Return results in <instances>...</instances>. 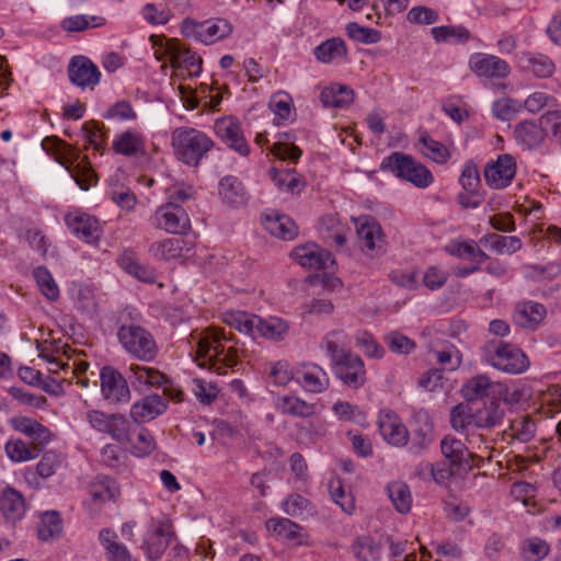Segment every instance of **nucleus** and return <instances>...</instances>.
<instances>
[{"instance_id":"obj_1","label":"nucleus","mask_w":561,"mask_h":561,"mask_svg":"<svg viewBox=\"0 0 561 561\" xmlns=\"http://www.w3.org/2000/svg\"><path fill=\"white\" fill-rule=\"evenodd\" d=\"M347 334L342 329L329 331L322 339L331 365L337 378L347 387L358 389L366 382V370L363 359L344 348Z\"/></svg>"},{"instance_id":"obj_2","label":"nucleus","mask_w":561,"mask_h":561,"mask_svg":"<svg viewBox=\"0 0 561 561\" xmlns=\"http://www.w3.org/2000/svg\"><path fill=\"white\" fill-rule=\"evenodd\" d=\"M504 416V405L495 397L481 404H457L450 411V424L457 432H468L471 427L490 430L500 425Z\"/></svg>"},{"instance_id":"obj_3","label":"nucleus","mask_w":561,"mask_h":561,"mask_svg":"<svg viewBox=\"0 0 561 561\" xmlns=\"http://www.w3.org/2000/svg\"><path fill=\"white\" fill-rule=\"evenodd\" d=\"M196 341V359H203L198 365L208 366L221 374L222 368H232L239 364L238 351L231 346L226 348L224 342L229 339L222 329L209 328L205 332L191 335Z\"/></svg>"},{"instance_id":"obj_4","label":"nucleus","mask_w":561,"mask_h":561,"mask_svg":"<svg viewBox=\"0 0 561 561\" xmlns=\"http://www.w3.org/2000/svg\"><path fill=\"white\" fill-rule=\"evenodd\" d=\"M171 146L176 160L196 168L215 147V142L203 130L181 126L172 131Z\"/></svg>"},{"instance_id":"obj_5","label":"nucleus","mask_w":561,"mask_h":561,"mask_svg":"<svg viewBox=\"0 0 561 561\" xmlns=\"http://www.w3.org/2000/svg\"><path fill=\"white\" fill-rule=\"evenodd\" d=\"M42 147L67 169L81 190L87 191L96 182L90 163L88 161L78 162L80 153L71 145L56 136H50L42 141Z\"/></svg>"},{"instance_id":"obj_6","label":"nucleus","mask_w":561,"mask_h":561,"mask_svg":"<svg viewBox=\"0 0 561 561\" xmlns=\"http://www.w3.org/2000/svg\"><path fill=\"white\" fill-rule=\"evenodd\" d=\"M117 339L124 351L135 359L151 363L158 356L159 347L153 335L141 325H119Z\"/></svg>"},{"instance_id":"obj_7","label":"nucleus","mask_w":561,"mask_h":561,"mask_svg":"<svg viewBox=\"0 0 561 561\" xmlns=\"http://www.w3.org/2000/svg\"><path fill=\"white\" fill-rule=\"evenodd\" d=\"M483 360L497 370L508 374H522L529 362L525 353L513 344L489 341L483 346Z\"/></svg>"},{"instance_id":"obj_8","label":"nucleus","mask_w":561,"mask_h":561,"mask_svg":"<svg viewBox=\"0 0 561 561\" xmlns=\"http://www.w3.org/2000/svg\"><path fill=\"white\" fill-rule=\"evenodd\" d=\"M380 168L419 188H426L433 182L432 172L413 157L403 152L391 153L382 160Z\"/></svg>"},{"instance_id":"obj_9","label":"nucleus","mask_w":561,"mask_h":561,"mask_svg":"<svg viewBox=\"0 0 561 561\" xmlns=\"http://www.w3.org/2000/svg\"><path fill=\"white\" fill-rule=\"evenodd\" d=\"M85 419L93 430L110 435L116 442L127 443L129 440L130 423L123 414H107L100 410H90L87 412Z\"/></svg>"},{"instance_id":"obj_10","label":"nucleus","mask_w":561,"mask_h":561,"mask_svg":"<svg viewBox=\"0 0 561 561\" xmlns=\"http://www.w3.org/2000/svg\"><path fill=\"white\" fill-rule=\"evenodd\" d=\"M182 28L186 36H193L207 45L224 39L232 33V25L224 19L204 22H195L187 19L183 22Z\"/></svg>"},{"instance_id":"obj_11","label":"nucleus","mask_w":561,"mask_h":561,"mask_svg":"<svg viewBox=\"0 0 561 561\" xmlns=\"http://www.w3.org/2000/svg\"><path fill=\"white\" fill-rule=\"evenodd\" d=\"M150 220L156 228L175 234L190 228V218L186 211L173 201L159 206Z\"/></svg>"},{"instance_id":"obj_12","label":"nucleus","mask_w":561,"mask_h":561,"mask_svg":"<svg viewBox=\"0 0 561 561\" xmlns=\"http://www.w3.org/2000/svg\"><path fill=\"white\" fill-rule=\"evenodd\" d=\"M162 55L170 57L171 66L184 69L190 76H198L202 70V59L190 48L184 47L178 39L161 38Z\"/></svg>"},{"instance_id":"obj_13","label":"nucleus","mask_w":561,"mask_h":561,"mask_svg":"<svg viewBox=\"0 0 561 561\" xmlns=\"http://www.w3.org/2000/svg\"><path fill=\"white\" fill-rule=\"evenodd\" d=\"M516 160L512 154L502 153L495 161L484 167V180L486 185L494 190L507 187L516 175Z\"/></svg>"},{"instance_id":"obj_14","label":"nucleus","mask_w":561,"mask_h":561,"mask_svg":"<svg viewBox=\"0 0 561 561\" xmlns=\"http://www.w3.org/2000/svg\"><path fill=\"white\" fill-rule=\"evenodd\" d=\"M175 540L172 525L169 522L161 520L145 535L142 549L149 560L156 561L161 558L167 547Z\"/></svg>"},{"instance_id":"obj_15","label":"nucleus","mask_w":561,"mask_h":561,"mask_svg":"<svg viewBox=\"0 0 561 561\" xmlns=\"http://www.w3.org/2000/svg\"><path fill=\"white\" fill-rule=\"evenodd\" d=\"M471 71L483 79H504L511 72L508 62L499 56L476 53L469 59Z\"/></svg>"},{"instance_id":"obj_16","label":"nucleus","mask_w":561,"mask_h":561,"mask_svg":"<svg viewBox=\"0 0 561 561\" xmlns=\"http://www.w3.org/2000/svg\"><path fill=\"white\" fill-rule=\"evenodd\" d=\"M215 131L217 136L232 150L247 157L250 153V147L247 142L241 125L238 119L231 116L222 117L216 121Z\"/></svg>"},{"instance_id":"obj_17","label":"nucleus","mask_w":561,"mask_h":561,"mask_svg":"<svg viewBox=\"0 0 561 561\" xmlns=\"http://www.w3.org/2000/svg\"><path fill=\"white\" fill-rule=\"evenodd\" d=\"M378 428L382 438L392 446L401 447L409 442V431L397 413L385 409L378 415Z\"/></svg>"},{"instance_id":"obj_18","label":"nucleus","mask_w":561,"mask_h":561,"mask_svg":"<svg viewBox=\"0 0 561 561\" xmlns=\"http://www.w3.org/2000/svg\"><path fill=\"white\" fill-rule=\"evenodd\" d=\"M101 391L105 400L111 402H128L130 391L126 378L116 369L105 366L101 369Z\"/></svg>"},{"instance_id":"obj_19","label":"nucleus","mask_w":561,"mask_h":561,"mask_svg":"<svg viewBox=\"0 0 561 561\" xmlns=\"http://www.w3.org/2000/svg\"><path fill=\"white\" fill-rule=\"evenodd\" d=\"M499 382L491 380L486 374H478L467 379L460 389L466 403L473 404L478 400H489L496 397Z\"/></svg>"},{"instance_id":"obj_20","label":"nucleus","mask_w":561,"mask_h":561,"mask_svg":"<svg viewBox=\"0 0 561 561\" xmlns=\"http://www.w3.org/2000/svg\"><path fill=\"white\" fill-rule=\"evenodd\" d=\"M290 256L299 265L313 270L328 268L334 264L332 254L313 243L296 247Z\"/></svg>"},{"instance_id":"obj_21","label":"nucleus","mask_w":561,"mask_h":561,"mask_svg":"<svg viewBox=\"0 0 561 561\" xmlns=\"http://www.w3.org/2000/svg\"><path fill=\"white\" fill-rule=\"evenodd\" d=\"M68 75L70 81L80 88H94L101 77L98 67L84 56H76L71 59Z\"/></svg>"},{"instance_id":"obj_22","label":"nucleus","mask_w":561,"mask_h":561,"mask_svg":"<svg viewBox=\"0 0 561 561\" xmlns=\"http://www.w3.org/2000/svg\"><path fill=\"white\" fill-rule=\"evenodd\" d=\"M440 449L450 466L456 467L457 470L468 471L472 468L473 454L469 450L470 447L460 439L446 436L440 442Z\"/></svg>"},{"instance_id":"obj_23","label":"nucleus","mask_w":561,"mask_h":561,"mask_svg":"<svg viewBox=\"0 0 561 561\" xmlns=\"http://www.w3.org/2000/svg\"><path fill=\"white\" fill-rule=\"evenodd\" d=\"M149 253L157 260L170 261L190 257L193 255V248L182 238H168L151 243Z\"/></svg>"},{"instance_id":"obj_24","label":"nucleus","mask_w":561,"mask_h":561,"mask_svg":"<svg viewBox=\"0 0 561 561\" xmlns=\"http://www.w3.org/2000/svg\"><path fill=\"white\" fill-rule=\"evenodd\" d=\"M546 316L547 309L542 304L524 300L515 306L513 321L520 328L534 330L545 320Z\"/></svg>"},{"instance_id":"obj_25","label":"nucleus","mask_w":561,"mask_h":561,"mask_svg":"<svg viewBox=\"0 0 561 561\" xmlns=\"http://www.w3.org/2000/svg\"><path fill=\"white\" fill-rule=\"evenodd\" d=\"M297 382L305 391L310 393H322L330 386L327 371L316 364H304L297 371Z\"/></svg>"},{"instance_id":"obj_26","label":"nucleus","mask_w":561,"mask_h":561,"mask_svg":"<svg viewBox=\"0 0 561 561\" xmlns=\"http://www.w3.org/2000/svg\"><path fill=\"white\" fill-rule=\"evenodd\" d=\"M355 224L362 247L367 252L380 251L383 245V233L376 219L369 216H363L356 219Z\"/></svg>"},{"instance_id":"obj_27","label":"nucleus","mask_w":561,"mask_h":561,"mask_svg":"<svg viewBox=\"0 0 561 561\" xmlns=\"http://www.w3.org/2000/svg\"><path fill=\"white\" fill-rule=\"evenodd\" d=\"M168 401L159 394H149L130 408V417L136 423L149 422L165 412Z\"/></svg>"},{"instance_id":"obj_28","label":"nucleus","mask_w":561,"mask_h":561,"mask_svg":"<svg viewBox=\"0 0 561 561\" xmlns=\"http://www.w3.org/2000/svg\"><path fill=\"white\" fill-rule=\"evenodd\" d=\"M65 221L73 234L82 238L88 243H92L100 238L99 220L88 214H68Z\"/></svg>"},{"instance_id":"obj_29","label":"nucleus","mask_w":561,"mask_h":561,"mask_svg":"<svg viewBox=\"0 0 561 561\" xmlns=\"http://www.w3.org/2000/svg\"><path fill=\"white\" fill-rule=\"evenodd\" d=\"M89 495V504L100 507L110 501H115L119 496V488L113 479L100 476L90 482Z\"/></svg>"},{"instance_id":"obj_30","label":"nucleus","mask_w":561,"mask_h":561,"mask_svg":"<svg viewBox=\"0 0 561 561\" xmlns=\"http://www.w3.org/2000/svg\"><path fill=\"white\" fill-rule=\"evenodd\" d=\"M547 133L549 129L541 122L537 125L534 122L525 121L517 124L514 129L517 144L525 149L538 148L543 142Z\"/></svg>"},{"instance_id":"obj_31","label":"nucleus","mask_w":561,"mask_h":561,"mask_svg":"<svg viewBox=\"0 0 561 561\" xmlns=\"http://www.w3.org/2000/svg\"><path fill=\"white\" fill-rule=\"evenodd\" d=\"M263 225L271 234L283 240H293L298 234V226L295 221L274 210L264 215Z\"/></svg>"},{"instance_id":"obj_32","label":"nucleus","mask_w":561,"mask_h":561,"mask_svg":"<svg viewBox=\"0 0 561 561\" xmlns=\"http://www.w3.org/2000/svg\"><path fill=\"white\" fill-rule=\"evenodd\" d=\"M127 378L131 386L141 390L144 387H161L168 379L156 368L131 364L128 368Z\"/></svg>"},{"instance_id":"obj_33","label":"nucleus","mask_w":561,"mask_h":561,"mask_svg":"<svg viewBox=\"0 0 561 561\" xmlns=\"http://www.w3.org/2000/svg\"><path fill=\"white\" fill-rule=\"evenodd\" d=\"M12 427L32 438L39 445H45L51 440L50 431L34 419L27 416H15L10 420Z\"/></svg>"},{"instance_id":"obj_34","label":"nucleus","mask_w":561,"mask_h":561,"mask_svg":"<svg viewBox=\"0 0 561 561\" xmlns=\"http://www.w3.org/2000/svg\"><path fill=\"white\" fill-rule=\"evenodd\" d=\"M112 147L123 156H144L146 153L145 138L136 130L128 129L115 137Z\"/></svg>"},{"instance_id":"obj_35","label":"nucleus","mask_w":561,"mask_h":561,"mask_svg":"<svg viewBox=\"0 0 561 561\" xmlns=\"http://www.w3.org/2000/svg\"><path fill=\"white\" fill-rule=\"evenodd\" d=\"M275 405L283 414L294 417L309 419L317 413V404L295 396L278 397Z\"/></svg>"},{"instance_id":"obj_36","label":"nucleus","mask_w":561,"mask_h":561,"mask_svg":"<svg viewBox=\"0 0 561 561\" xmlns=\"http://www.w3.org/2000/svg\"><path fill=\"white\" fill-rule=\"evenodd\" d=\"M520 61L523 62L524 69L540 79L550 78L556 71L554 61L549 56L541 53H523Z\"/></svg>"},{"instance_id":"obj_37","label":"nucleus","mask_w":561,"mask_h":561,"mask_svg":"<svg viewBox=\"0 0 561 561\" xmlns=\"http://www.w3.org/2000/svg\"><path fill=\"white\" fill-rule=\"evenodd\" d=\"M0 510L9 522L21 519L25 512L23 495L12 488L4 489L0 497Z\"/></svg>"},{"instance_id":"obj_38","label":"nucleus","mask_w":561,"mask_h":561,"mask_svg":"<svg viewBox=\"0 0 561 561\" xmlns=\"http://www.w3.org/2000/svg\"><path fill=\"white\" fill-rule=\"evenodd\" d=\"M320 100L325 107L344 108L354 101V91L343 84H331L324 88Z\"/></svg>"},{"instance_id":"obj_39","label":"nucleus","mask_w":561,"mask_h":561,"mask_svg":"<svg viewBox=\"0 0 561 561\" xmlns=\"http://www.w3.org/2000/svg\"><path fill=\"white\" fill-rule=\"evenodd\" d=\"M386 491L398 513L408 514L411 511L413 497L410 486L405 482L401 480L389 482Z\"/></svg>"},{"instance_id":"obj_40","label":"nucleus","mask_w":561,"mask_h":561,"mask_svg":"<svg viewBox=\"0 0 561 561\" xmlns=\"http://www.w3.org/2000/svg\"><path fill=\"white\" fill-rule=\"evenodd\" d=\"M99 540L106 551L108 561H131L128 549L117 541V534L113 529H101Z\"/></svg>"},{"instance_id":"obj_41","label":"nucleus","mask_w":561,"mask_h":561,"mask_svg":"<svg viewBox=\"0 0 561 561\" xmlns=\"http://www.w3.org/2000/svg\"><path fill=\"white\" fill-rule=\"evenodd\" d=\"M288 324L279 318L262 319L259 316L255 321V336L268 340H283L288 333Z\"/></svg>"},{"instance_id":"obj_42","label":"nucleus","mask_w":561,"mask_h":561,"mask_svg":"<svg viewBox=\"0 0 561 561\" xmlns=\"http://www.w3.org/2000/svg\"><path fill=\"white\" fill-rule=\"evenodd\" d=\"M537 432L536 421L530 415H520L511 421L506 433L520 443L530 442Z\"/></svg>"},{"instance_id":"obj_43","label":"nucleus","mask_w":561,"mask_h":561,"mask_svg":"<svg viewBox=\"0 0 561 561\" xmlns=\"http://www.w3.org/2000/svg\"><path fill=\"white\" fill-rule=\"evenodd\" d=\"M313 53L318 61L330 64L337 58L345 57L347 49L343 39L333 37L318 45Z\"/></svg>"},{"instance_id":"obj_44","label":"nucleus","mask_w":561,"mask_h":561,"mask_svg":"<svg viewBox=\"0 0 561 561\" xmlns=\"http://www.w3.org/2000/svg\"><path fill=\"white\" fill-rule=\"evenodd\" d=\"M419 150L423 156L436 163H445L449 157V150L442 142L433 139L427 133H423L419 139Z\"/></svg>"},{"instance_id":"obj_45","label":"nucleus","mask_w":561,"mask_h":561,"mask_svg":"<svg viewBox=\"0 0 561 561\" xmlns=\"http://www.w3.org/2000/svg\"><path fill=\"white\" fill-rule=\"evenodd\" d=\"M119 265L128 274L145 283H153L156 280V272L153 268L142 265L133 253H124L119 259Z\"/></svg>"},{"instance_id":"obj_46","label":"nucleus","mask_w":561,"mask_h":561,"mask_svg":"<svg viewBox=\"0 0 561 561\" xmlns=\"http://www.w3.org/2000/svg\"><path fill=\"white\" fill-rule=\"evenodd\" d=\"M482 241H485L490 249L497 254H513L522 248L520 239L515 236L504 237L496 233H489L481 239V242Z\"/></svg>"},{"instance_id":"obj_47","label":"nucleus","mask_w":561,"mask_h":561,"mask_svg":"<svg viewBox=\"0 0 561 561\" xmlns=\"http://www.w3.org/2000/svg\"><path fill=\"white\" fill-rule=\"evenodd\" d=\"M62 531V522L58 512H46L42 515L41 523L37 528L38 538L41 540H49L58 537Z\"/></svg>"},{"instance_id":"obj_48","label":"nucleus","mask_w":561,"mask_h":561,"mask_svg":"<svg viewBox=\"0 0 561 561\" xmlns=\"http://www.w3.org/2000/svg\"><path fill=\"white\" fill-rule=\"evenodd\" d=\"M352 550L358 561H379L381 554L380 547L368 536L358 537Z\"/></svg>"},{"instance_id":"obj_49","label":"nucleus","mask_w":561,"mask_h":561,"mask_svg":"<svg viewBox=\"0 0 561 561\" xmlns=\"http://www.w3.org/2000/svg\"><path fill=\"white\" fill-rule=\"evenodd\" d=\"M255 314L243 311H231L224 314V321L239 332L255 336Z\"/></svg>"},{"instance_id":"obj_50","label":"nucleus","mask_w":561,"mask_h":561,"mask_svg":"<svg viewBox=\"0 0 561 561\" xmlns=\"http://www.w3.org/2000/svg\"><path fill=\"white\" fill-rule=\"evenodd\" d=\"M33 276L41 293L49 300L55 301L59 297V288L53 278L50 272L45 266H38L34 270Z\"/></svg>"},{"instance_id":"obj_51","label":"nucleus","mask_w":561,"mask_h":561,"mask_svg":"<svg viewBox=\"0 0 561 561\" xmlns=\"http://www.w3.org/2000/svg\"><path fill=\"white\" fill-rule=\"evenodd\" d=\"M266 527L276 536L287 540L297 539L302 530L298 524L288 518H271L267 520Z\"/></svg>"},{"instance_id":"obj_52","label":"nucleus","mask_w":561,"mask_h":561,"mask_svg":"<svg viewBox=\"0 0 561 561\" xmlns=\"http://www.w3.org/2000/svg\"><path fill=\"white\" fill-rule=\"evenodd\" d=\"M105 24V19L98 15H73L62 20L61 27L67 32H82L89 27H99Z\"/></svg>"},{"instance_id":"obj_53","label":"nucleus","mask_w":561,"mask_h":561,"mask_svg":"<svg viewBox=\"0 0 561 561\" xmlns=\"http://www.w3.org/2000/svg\"><path fill=\"white\" fill-rule=\"evenodd\" d=\"M7 456L15 462H23L32 460L37 457L38 450L35 447L28 446L22 439H13L7 442L5 446Z\"/></svg>"},{"instance_id":"obj_54","label":"nucleus","mask_w":561,"mask_h":561,"mask_svg":"<svg viewBox=\"0 0 561 561\" xmlns=\"http://www.w3.org/2000/svg\"><path fill=\"white\" fill-rule=\"evenodd\" d=\"M127 456L117 445L107 444L101 450V461L108 468L122 471L126 468Z\"/></svg>"},{"instance_id":"obj_55","label":"nucleus","mask_w":561,"mask_h":561,"mask_svg":"<svg viewBox=\"0 0 561 561\" xmlns=\"http://www.w3.org/2000/svg\"><path fill=\"white\" fill-rule=\"evenodd\" d=\"M219 194L230 204H238L242 199V184L233 175L224 176L219 182Z\"/></svg>"},{"instance_id":"obj_56","label":"nucleus","mask_w":561,"mask_h":561,"mask_svg":"<svg viewBox=\"0 0 561 561\" xmlns=\"http://www.w3.org/2000/svg\"><path fill=\"white\" fill-rule=\"evenodd\" d=\"M355 345L368 357L379 359L385 355L383 347L366 331L356 334Z\"/></svg>"},{"instance_id":"obj_57","label":"nucleus","mask_w":561,"mask_h":561,"mask_svg":"<svg viewBox=\"0 0 561 561\" xmlns=\"http://www.w3.org/2000/svg\"><path fill=\"white\" fill-rule=\"evenodd\" d=\"M523 558L526 561H540L549 553V545L540 538H528L522 547Z\"/></svg>"},{"instance_id":"obj_58","label":"nucleus","mask_w":561,"mask_h":561,"mask_svg":"<svg viewBox=\"0 0 561 561\" xmlns=\"http://www.w3.org/2000/svg\"><path fill=\"white\" fill-rule=\"evenodd\" d=\"M346 33L350 38L364 44H375L381 38L379 31L360 26L355 22L348 23L346 25Z\"/></svg>"},{"instance_id":"obj_59","label":"nucleus","mask_w":561,"mask_h":561,"mask_svg":"<svg viewBox=\"0 0 561 561\" xmlns=\"http://www.w3.org/2000/svg\"><path fill=\"white\" fill-rule=\"evenodd\" d=\"M329 491L332 500L341 506L343 512L351 514L354 510V499L346 493L340 479L331 480Z\"/></svg>"},{"instance_id":"obj_60","label":"nucleus","mask_w":561,"mask_h":561,"mask_svg":"<svg viewBox=\"0 0 561 561\" xmlns=\"http://www.w3.org/2000/svg\"><path fill=\"white\" fill-rule=\"evenodd\" d=\"M271 173L273 182L282 191L294 193L296 190H299L301 185L300 180L296 176L295 170L278 171L273 169Z\"/></svg>"},{"instance_id":"obj_61","label":"nucleus","mask_w":561,"mask_h":561,"mask_svg":"<svg viewBox=\"0 0 561 561\" xmlns=\"http://www.w3.org/2000/svg\"><path fill=\"white\" fill-rule=\"evenodd\" d=\"M385 343L389 350L397 354H409L415 348V342L408 336L393 331L385 336Z\"/></svg>"},{"instance_id":"obj_62","label":"nucleus","mask_w":561,"mask_h":561,"mask_svg":"<svg viewBox=\"0 0 561 561\" xmlns=\"http://www.w3.org/2000/svg\"><path fill=\"white\" fill-rule=\"evenodd\" d=\"M459 183L463 191L479 192L481 186L480 173L478 167L472 161H467L463 165Z\"/></svg>"},{"instance_id":"obj_63","label":"nucleus","mask_w":561,"mask_h":561,"mask_svg":"<svg viewBox=\"0 0 561 561\" xmlns=\"http://www.w3.org/2000/svg\"><path fill=\"white\" fill-rule=\"evenodd\" d=\"M133 453L138 457L151 454L156 449V442L152 434L147 428H141L135 440H128Z\"/></svg>"},{"instance_id":"obj_64","label":"nucleus","mask_w":561,"mask_h":561,"mask_svg":"<svg viewBox=\"0 0 561 561\" xmlns=\"http://www.w3.org/2000/svg\"><path fill=\"white\" fill-rule=\"evenodd\" d=\"M321 226L327 230L324 238L328 241H332L336 247H343L346 243L345 230L334 217H323L321 219Z\"/></svg>"}]
</instances>
